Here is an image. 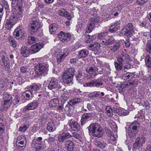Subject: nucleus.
Returning a JSON list of instances; mask_svg holds the SVG:
<instances>
[{"label":"nucleus","mask_w":151,"mask_h":151,"mask_svg":"<svg viewBox=\"0 0 151 151\" xmlns=\"http://www.w3.org/2000/svg\"><path fill=\"white\" fill-rule=\"evenodd\" d=\"M27 88L33 95L36 94L37 93V91L39 89V86L37 85L33 84L27 87Z\"/></svg>","instance_id":"nucleus-18"},{"label":"nucleus","mask_w":151,"mask_h":151,"mask_svg":"<svg viewBox=\"0 0 151 151\" xmlns=\"http://www.w3.org/2000/svg\"><path fill=\"white\" fill-rule=\"evenodd\" d=\"M8 39L13 47H15L16 46L15 40L12 37L9 36L8 37Z\"/></svg>","instance_id":"nucleus-46"},{"label":"nucleus","mask_w":151,"mask_h":151,"mask_svg":"<svg viewBox=\"0 0 151 151\" xmlns=\"http://www.w3.org/2000/svg\"><path fill=\"white\" fill-rule=\"evenodd\" d=\"M103 85L102 81L99 79H94L90 82L86 83L85 86L86 87H91L94 86L97 87L101 86Z\"/></svg>","instance_id":"nucleus-8"},{"label":"nucleus","mask_w":151,"mask_h":151,"mask_svg":"<svg viewBox=\"0 0 151 151\" xmlns=\"http://www.w3.org/2000/svg\"><path fill=\"white\" fill-rule=\"evenodd\" d=\"M59 101L58 99L53 98L49 102V106L50 107L56 108L58 105H59Z\"/></svg>","instance_id":"nucleus-29"},{"label":"nucleus","mask_w":151,"mask_h":151,"mask_svg":"<svg viewBox=\"0 0 151 151\" xmlns=\"http://www.w3.org/2000/svg\"><path fill=\"white\" fill-rule=\"evenodd\" d=\"M88 130L93 134L94 137L99 138L103 136L102 128L98 123L91 124L88 127Z\"/></svg>","instance_id":"nucleus-1"},{"label":"nucleus","mask_w":151,"mask_h":151,"mask_svg":"<svg viewBox=\"0 0 151 151\" xmlns=\"http://www.w3.org/2000/svg\"><path fill=\"white\" fill-rule=\"evenodd\" d=\"M38 103L37 101H33L28 104L23 109V111L26 112L27 110H33L38 106Z\"/></svg>","instance_id":"nucleus-13"},{"label":"nucleus","mask_w":151,"mask_h":151,"mask_svg":"<svg viewBox=\"0 0 151 151\" xmlns=\"http://www.w3.org/2000/svg\"><path fill=\"white\" fill-rule=\"evenodd\" d=\"M114 65L117 71H120L122 69L123 66L122 64L119 63L116 61L114 62Z\"/></svg>","instance_id":"nucleus-48"},{"label":"nucleus","mask_w":151,"mask_h":151,"mask_svg":"<svg viewBox=\"0 0 151 151\" xmlns=\"http://www.w3.org/2000/svg\"><path fill=\"white\" fill-rule=\"evenodd\" d=\"M58 25L55 23L51 24L49 27V31L51 34L55 33L58 29Z\"/></svg>","instance_id":"nucleus-35"},{"label":"nucleus","mask_w":151,"mask_h":151,"mask_svg":"<svg viewBox=\"0 0 151 151\" xmlns=\"http://www.w3.org/2000/svg\"><path fill=\"white\" fill-rule=\"evenodd\" d=\"M30 53V49L25 46H22L21 49V53L24 57L28 56Z\"/></svg>","instance_id":"nucleus-25"},{"label":"nucleus","mask_w":151,"mask_h":151,"mask_svg":"<svg viewBox=\"0 0 151 151\" xmlns=\"http://www.w3.org/2000/svg\"><path fill=\"white\" fill-rule=\"evenodd\" d=\"M43 145V144H42V145L39 146L38 147L36 148L35 151H44L45 146H44Z\"/></svg>","instance_id":"nucleus-55"},{"label":"nucleus","mask_w":151,"mask_h":151,"mask_svg":"<svg viewBox=\"0 0 151 151\" xmlns=\"http://www.w3.org/2000/svg\"><path fill=\"white\" fill-rule=\"evenodd\" d=\"M100 45L98 43L90 44L88 45V49L93 51H98L100 49Z\"/></svg>","instance_id":"nucleus-23"},{"label":"nucleus","mask_w":151,"mask_h":151,"mask_svg":"<svg viewBox=\"0 0 151 151\" xmlns=\"http://www.w3.org/2000/svg\"><path fill=\"white\" fill-rule=\"evenodd\" d=\"M22 95L26 100H31L34 97V95L28 90L25 91Z\"/></svg>","instance_id":"nucleus-28"},{"label":"nucleus","mask_w":151,"mask_h":151,"mask_svg":"<svg viewBox=\"0 0 151 151\" xmlns=\"http://www.w3.org/2000/svg\"><path fill=\"white\" fill-rule=\"evenodd\" d=\"M105 109L106 113L109 117H111L112 115V109L110 106H106Z\"/></svg>","instance_id":"nucleus-45"},{"label":"nucleus","mask_w":151,"mask_h":151,"mask_svg":"<svg viewBox=\"0 0 151 151\" xmlns=\"http://www.w3.org/2000/svg\"><path fill=\"white\" fill-rule=\"evenodd\" d=\"M103 39L101 43L105 45H109L113 44L115 42V40L112 37H107Z\"/></svg>","instance_id":"nucleus-12"},{"label":"nucleus","mask_w":151,"mask_h":151,"mask_svg":"<svg viewBox=\"0 0 151 151\" xmlns=\"http://www.w3.org/2000/svg\"><path fill=\"white\" fill-rule=\"evenodd\" d=\"M47 130L50 132H52L55 130V128L54 124L52 121L49 122L47 127Z\"/></svg>","instance_id":"nucleus-34"},{"label":"nucleus","mask_w":151,"mask_h":151,"mask_svg":"<svg viewBox=\"0 0 151 151\" xmlns=\"http://www.w3.org/2000/svg\"><path fill=\"white\" fill-rule=\"evenodd\" d=\"M120 47V44L119 42L115 43L113 47L110 48L111 50H113V51L115 52L117 51L119 49Z\"/></svg>","instance_id":"nucleus-40"},{"label":"nucleus","mask_w":151,"mask_h":151,"mask_svg":"<svg viewBox=\"0 0 151 151\" xmlns=\"http://www.w3.org/2000/svg\"><path fill=\"white\" fill-rule=\"evenodd\" d=\"M93 115L92 113H85L83 115L81 119V124L83 125L86 121V120L92 118Z\"/></svg>","instance_id":"nucleus-27"},{"label":"nucleus","mask_w":151,"mask_h":151,"mask_svg":"<svg viewBox=\"0 0 151 151\" xmlns=\"http://www.w3.org/2000/svg\"><path fill=\"white\" fill-rule=\"evenodd\" d=\"M30 33L32 35L38 33V30L41 26L39 19L37 17H33L30 22Z\"/></svg>","instance_id":"nucleus-3"},{"label":"nucleus","mask_w":151,"mask_h":151,"mask_svg":"<svg viewBox=\"0 0 151 151\" xmlns=\"http://www.w3.org/2000/svg\"><path fill=\"white\" fill-rule=\"evenodd\" d=\"M89 22L92 23L94 25L96 23H97L100 22V18L99 17H96L95 18H91L89 19Z\"/></svg>","instance_id":"nucleus-49"},{"label":"nucleus","mask_w":151,"mask_h":151,"mask_svg":"<svg viewBox=\"0 0 151 151\" xmlns=\"http://www.w3.org/2000/svg\"><path fill=\"white\" fill-rule=\"evenodd\" d=\"M22 16V14L20 13H19L18 11L14 10L10 17L16 22L17 20L21 18Z\"/></svg>","instance_id":"nucleus-17"},{"label":"nucleus","mask_w":151,"mask_h":151,"mask_svg":"<svg viewBox=\"0 0 151 151\" xmlns=\"http://www.w3.org/2000/svg\"><path fill=\"white\" fill-rule=\"evenodd\" d=\"M99 91H96L93 93H90L89 94V96L91 98H95L96 97H99L100 95Z\"/></svg>","instance_id":"nucleus-50"},{"label":"nucleus","mask_w":151,"mask_h":151,"mask_svg":"<svg viewBox=\"0 0 151 151\" xmlns=\"http://www.w3.org/2000/svg\"><path fill=\"white\" fill-rule=\"evenodd\" d=\"M82 76V73L81 72L79 71L78 74L76 76V79L79 81L81 80V78Z\"/></svg>","instance_id":"nucleus-64"},{"label":"nucleus","mask_w":151,"mask_h":151,"mask_svg":"<svg viewBox=\"0 0 151 151\" xmlns=\"http://www.w3.org/2000/svg\"><path fill=\"white\" fill-rule=\"evenodd\" d=\"M0 61L4 63L5 66H7L9 63L6 52L3 51H1L0 53Z\"/></svg>","instance_id":"nucleus-11"},{"label":"nucleus","mask_w":151,"mask_h":151,"mask_svg":"<svg viewBox=\"0 0 151 151\" xmlns=\"http://www.w3.org/2000/svg\"><path fill=\"white\" fill-rule=\"evenodd\" d=\"M19 98L17 96H16L13 101V103L15 105L19 103Z\"/></svg>","instance_id":"nucleus-61"},{"label":"nucleus","mask_w":151,"mask_h":151,"mask_svg":"<svg viewBox=\"0 0 151 151\" xmlns=\"http://www.w3.org/2000/svg\"><path fill=\"white\" fill-rule=\"evenodd\" d=\"M4 129L5 127L4 124L2 123H0V135L4 132Z\"/></svg>","instance_id":"nucleus-62"},{"label":"nucleus","mask_w":151,"mask_h":151,"mask_svg":"<svg viewBox=\"0 0 151 151\" xmlns=\"http://www.w3.org/2000/svg\"><path fill=\"white\" fill-rule=\"evenodd\" d=\"M3 99L4 101H12V96L9 93L4 92L3 93Z\"/></svg>","instance_id":"nucleus-37"},{"label":"nucleus","mask_w":151,"mask_h":151,"mask_svg":"<svg viewBox=\"0 0 151 151\" xmlns=\"http://www.w3.org/2000/svg\"><path fill=\"white\" fill-rule=\"evenodd\" d=\"M117 61L119 62V63L121 64H123L125 63V60L122 56H119L118 57L117 59Z\"/></svg>","instance_id":"nucleus-53"},{"label":"nucleus","mask_w":151,"mask_h":151,"mask_svg":"<svg viewBox=\"0 0 151 151\" xmlns=\"http://www.w3.org/2000/svg\"><path fill=\"white\" fill-rule=\"evenodd\" d=\"M89 24L87 25L86 32L87 33H90L92 32V30L94 28L95 25L92 23L89 22Z\"/></svg>","instance_id":"nucleus-39"},{"label":"nucleus","mask_w":151,"mask_h":151,"mask_svg":"<svg viewBox=\"0 0 151 151\" xmlns=\"http://www.w3.org/2000/svg\"><path fill=\"white\" fill-rule=\"evenodd\" d=\"M67 13V12L64 9H62L58 11V14L63 17H65L66 14Z\"/></svg>","instance_id":"nucleus-51"},{"label":"nucleus","mask_w":151,"mask_h":151,"mask_svg":"<svg viewBox=\"0 0 151 151\" xmlns=\"http://www.w3.org/2000/svg\"><path fill=\"white\" fill-rule=\"evenodd\" d=\"M86 72L89 74H93L97 70H96L95 65L89 66H87L86 69Z\"/></svg>","instance_id":"nucleus-32"},{"label":"nucleus","mask_w":151,"mask_h":151,"mask_svg":"<svg viewBox=\"0 0 151 151\" xmlns=\"http://www.w3.org/2000/svg\"><path fill=\"white\" fill-rule=\"evenodd\" d=\"M20 70L22 73H25L29 72L28 68L24 66L21 67Z\"/></svg>","instance_id":"nucleus-54"},{"label":"nucleus","mask_w":151,"mask_h":151,"mask_svg":"<svg viewBox=\"0 0 151 151\" xmlns=\"http://www.w3.org/2000/svg\"><path fill=\"white\" fill-rule=\"evenodd\" d=\"M25 31L22 26H19L15 30L14 35L17 39H21L24 37Z\"/></svg>","instance_id":"nucleus-7"},{"label":"nucleus","mask_w":151,"mask_h":151,"mask_svg":"<svg viewBox=\"0 0 151 151\" xmlns=\"http://www.w3.org/2000/svg\"><path fill=\"white\" fill-rule=\"evenodd\" d=\"M42 138L41 137H39L37 138L34 139L32 142L31 146L34 149H36L39 146L42 144Z\"/></svg>","instance_id":"nucleus-14"},{"label":"nucleus","mask_w":151,"mask_h":151,"mask_svg":"<svg viewBox=\"0 0 151 151\" xmlns=\"http://www.w3.org/2000/svg\"><path fill=\"white\" fill-rule=\"evenodd\" d=\"M48 65L45 63H40L37 65L35 67V70L39 77L42 76L48 70Z\"/></svg>","instance_id":"nucleus-4"},{"label":"nucleus","mask_w":151,"mask_h":151,"mask_svg":"<svg viewBox=\"0 0 151 151\" xmlns=\"http://www.w3.org/2000/svg\"><path fill=\"white\" fill-rule=\"evenodd\" d=\"M134 77V74L132 73H126L123 74L122 76V78L125 80L128 79H131Z\"/></svg>","instance_id":"nucleus-31"},{"label":"nucleus","mask_w":151,"mask_h":151,"mask_svg":"<svg viewBox=\"0 0 151 151\" xmlns=\"http://www.w3.org/2000/svg\"><path fill=\"white\" fill-rule=\"evenodd\" d=\"M82 100L81 98H76L73 99L69 100L68 102V104L70 106H73L80 103L82 101Z\"/></svg>","instance_id":"nucleus-30"},{"label":"nucleus","mask_w":151,"mask_h":151,"mask_svg":"<svg viewBox=\"0 0 151 151\" xmlns=\"http://www.w3.org/2000/svg\"><path fill=\"white\" fill-rule=\"evenodd\" d=\"M146 50L149 53L151 52V41H149L147 43Z\"/></svg>","instance_id":"nucleus-52"},{"label":"nucleus","mask_w":151,"mask_h":151,"mask_svg":"<svg viewBox=\"0 0 151 151\" xmlns=\"http://www.w3.org/2000/svg\"><path fill=\"white\" fill-rule=\"evenodd\" d=\"M145 138L144 136L141 137V138L139 137H137L133 145V150L136 151L138 150L142 146L143 144L145 143Z\"/></svg>","instance_id":"nucleus-6"},{"label":"nucleus","mask_w":151,"mask_h":151,"mask_svg":"<svg viewBox=\"0 0 151 151\" xmlns=\"http://www.w3.org/2000/svg\"><path fill=\"white\" fill-rule=\"evenodd\" d=\"M134 30L132 24L128 23L125 25L121 31V33L127 36H130L134 33Z\"/></svg>","instance_id":"nucleus-5"},{"label":"nucleus","mask_w":151,"mask_h":151,"mask_svg":"<svg viewBox=\"0 0 151 151\" xmlns=\"http://www.w3.org/2000/svg\"><path fill=\"white\" fill-rule=\"evenodd\" d=\"M16 23V22L10 17L9 19H7L6 20L5 27L8 29H10Z\"/></svg>","instance_id":"nucleus-21"},{"label":"nucleus","mask_w":151,"mask_h":151,"mask_svg":"<svg viewBox=\"0 0 151 151\" xmlns=\"http://www.w3.org/2000/svg\"><path fill=\"white\" fill-rule=\"evenodd\" d=\"M61 99L64 101H66L69 98V96L67 94H63L61 96Z\"/></svg>","instance_id":"nucleus-60"},{"label":"nucleus","mask_w":151,"mask_h":151,"mask_svg":"<svg viewBox=\"0 0 151 151\" xmlns=\"http://www.w3.org/2000/svg\"><path fill=\"white\" fill-rule=\"evenodd\" d=\"M85 41L87 43H89L93 41L92 36L89 35H86L85 36Z\"/></svg>","instance_id":"nucleus-47"},{"label":"nucleus","mask_w":151,"mask_h":151,"mask_svg":"<svg viewBox=\"0 0 151 151\" xmlns=\"http://www.w3.org/2000/svg\"><path fill=\"white\" fill-rule=\"evenodd\" d=\"M145 61L146 65L148 67H151V58L150 55H147L145 59Z\"/></svg>","instance_id":"nucleus-41"},{"label":"nucleus","mask_w":151,"mask_h":151,"mask_svg":"<svg viewBox=\"0 0 151 151\" xmlns=\"http://www.w3.org/2000/svg\"><path fill=\"white\" fill-rule=\"evenodd\" d=\"M26 138L24 135H19L18 136L16 142V145L17 146L22 147L21 145L24 144V142L26 143Z\"/></svg>","instance_id":"nucleus-22"},{"label":"nucleus","mask_w":151,"mask_h":151,"mask_svg":"<svg viewBox=\"0 0 151 151\" xmlns=\"http://www.w3.org/2000/svg\"><path fill=\"white\" fill-rule=\"evenodd\" d=\"M127 131L130 137L134 138L135 137L136 134L138 132H135L134 131L130 129H128L127 130Z\"/></svg>","instance_id":"nucleus-43"},{"label":"nucleus","mask_w":151,"mask_h":151,"mask_svg":"<svg viewBox=\"0 0 151 151\" xmlns=\"http://www.w3.org/2000/svg\"><path fill=\"white\" fill-rule=\"evenodd\" d=\"M75 72V69L73 68H70L65 70L62 75V79L65 83L68 84L72 82Z\"/></svg>","instance_id":"nucleus-2"},{"label":"nucleus","mask_w":151,"mask_h":151,"mask_svg":"<svg viewBox=\"0 0 151 151\" xmlns=\"http://www.w3.org/2000/svg\"><path fill=\"white\" fill-rule=\"evenodd\" d=\"M69 104L67 105L66 106L64 109V110L66 112L69 113L71 110V109L70 108L69 106Z\"/></svg>","instance_id":"nucleus-63"},{"label":"nucleus","mask_w":151,"mask_h":151,"mask_svg":"<svg viewBox=\"0 0 151 151\" xmlns=\"http://www.w3.org/2000/svg\"><path fill=\"white\" fill-rule=\"evenodd\" d=\"M115 26V25H112L111 26L109 29V31L111 33L116 32L118 29Z\"/></svg>","instance_id":"nucleus-58"},{"label":"nucleus","mask_w":151,"mask_h":151,"mask_svg":"<svg viewBox=\"0 0 151 151\" xmlns=\"http://www.w3.org/2000/svg\"><path fill=\"white\" fill-rule=\"evenodd\" d=\"M147 0H137V3L139 5H142L145 4Z\"/></svg>","instance_id":"nucleus-59"},{"label":"nucleus","mask_w":151,"mask_h":151,"mask_svg":"<svg viewBox=\"0 0 151 151\" xmlns=\"http://www.w3.org/2000/svg\"><path fill=\"white\" fill-rule=\"evenodd\" d=\"M59 40L62 42H67L70 39L71 35L69 33L61 32L58 35Z\"/></svg>","instance_id":"nucleus-9"},{"label":"nucleus","mask_w":151,"mask_h":151,"mask_svg":"<svg viewBox=\"0 0 151 151\" xmlns=\"http://www.w3.org/2000/svg\"><path fill=\"white\" fill-rule=\"evenodd\" d=\"M88 51L85 49L80 50L78 53V56L79 58H85L88 54Z\"/></svg>","instance_id":"nucleus-33"},{"label":"nucleus","mask_w":151,"mask_h":151,"mask_svg":"<svg viewBox=\"0 0 151 151\" xmlns=\"http://www.w3.org/2000/svg\"><path fill=\"white\" fill-rule=\"evenodd\" d=\"M59 86L58 80L53 78H52L48 86V88L50 90L57 88Z\"/></svg>","instance_id":"nucleus-16"},{"label":"nucleus","mask_w":151,"mask_h":151,"mask_svg":"<svg viewBox=\"0 0 151 151\" xmlns=\"http://www.w3.org/2000/svg\"><path fill=\"white\" fill-rule=\"evenodd\" d=\"M94 144L97 146L101 148L105 147L107 145L106 143L103 141H100L98 140H95Z\"/></svg>","instance_id":"nucleus-38"},{"label":"nucleus","mask_w":151,"mask_h":151,"mask_svg":"<svg viewBox=\"0 0 151 151\" xmlns=\"http://www.w3.org/2000/svg\"><path fill=\"white\" fill-rule=\"evenodd\" d=\"M36 40L37 39L34 37H29L27 39V44L29 45L35 43L36 42Z\"/></svg>","instance_id":"nucleus-42"},{"label":"nucleus","mask_w":151,"mask_h":151,"mask_svg":"<svg viewBox=\"0 0 151 151\" xmlns=\"http://www.w3.org/2000/svg\"><path fill=\"white\" fill-rule=\"evenodd\" d=\"M12 101H3L2 102L0 109L2 111H4L7 109L10 106L12 102Z\"/></svg>","instance_id":"nucleus-24"},{"label":"nucleus","mask_w":151,"mask_h":151,"mask_svg":"<svg viewBox=\"0 0 151 151\" xmlns=\"http://www.w3.org/2000/svg\"><path fill=\"white\" fill-rule=\"evenodd\" d=\"M66 149L68 151H73L74 147L73 142L71 140L67 141L65 143Z\"/></svg>","instance_id":"nucleus-26"},{"label":"nucleus","mask_w":151,"mask_h":151,"mask_svg":"<svg viewBox=\"0 0 151 151\" xmlns=\"http://www.w3.org/2000/svg\"><path fill=\"white\" fill-rule=\"evenodd\" d=\"M139 125L138 122L136 121L132 122L130 125L129 128V129L134 131L135 132H138L139 129Z\"/></svg>","instance_id":"nucleus-19"},{"label":"nucleus","mask_w":151,"mask_h":151,"mask_svg":"<svg viewBox=\"0 0 151 151\" xmlns=\"http://www.w3.org/2000/svg\"><path fill=\"white\" fill-rule=\"evenodd\" d=\"M68 54H66L65 53H64L58 55L57 57V60L58 63L60 64L63 62L65 58L67 56Z\"/></svg>","instance_id":"nucleus-36"},{"label":"nucleus","mask_w":151,"mask_h":151,"mask_svg":"<svg viewBox=\"0 0 151 151\" xmlns=\"http://www.w3.org/2000/svg\"><path fill=\"white\" fill-rule=\"evenodd\" d=\"M55 139V138L51 137H50L48 139V142L51 145H53L54 147L56 146Z\"/></svg>","instance_id":"nucleus-44"},{"label":"nucleus","mask_w":151,"mask_h":151,"mask_svg":"<svg viewBox=\"0 0 151 151\" xmlns=\"http://www.w3.org/2000/svg\"><path fill=\"white\" fill-rule=\"evenodd\" d=\"M70 125L71 130L75 131H79L81 127L80 124L74 121L71 120L70 123Z\"/></svg>","instance_id":"nucleus-15"},{"label":"nucleus","mask_w":151,"mask_h":151,"mask_svg":"<svg viewBox=\"0 0 151 151\" xmlns=\"http://www.w3.org/2000/svg\"><path fill=\"white\" fill-rule=\"evenodd\" d=\"M44 46L43 44L42 43H38L32 45L30 48V53H35L38 52Z\"/></svg>","instance_id":"nucleus-10"},{"label":"nucleus","mask_w":151,"mask_h":151,"mask_svg":"<svg viewBox=\"0 0 151 151\" xmlns=\"http://www.w3.org/2000/svg\"><path fill=\"white\" fill-rule=\"evenodd\" d=\"M121 55L123 57L124 60H128L130 58L128 54L124 52H122L121 53Z\"/></svg>","instance_id":"nucleus-56"},{"label":"nucleus","mask_w":151,"mask_h":151,"mask_svg":"<svg viewBox=\"0 0 151 151\" xmlns=\"http://www.w3.org/2000/svg\"><path fill=\"white\" fill-rule=\"evenodd\" d=\"M71 135L69 133L66 132L60 135L58 138L59 142H63L66 139L71 137Z\"/></svg>","instance_id":"nucleus-20"},{"label":"nucleus","mask_w":151,"mask_h":151,"mask_svg":"<svg viewBox=\"0 0 151 151\" xmlns=\"http://www.w3.org/2000/svg\"><path fill=\"white\" fill-rule=\"evenodd\" d=\"M71 137H73L75 138L78 139L80 140L81 139V137L80 135L78 133L76 132H73V133L72 135H71Z\"/></svg>","instance_id":"nucleus-57"}]
</instances>
